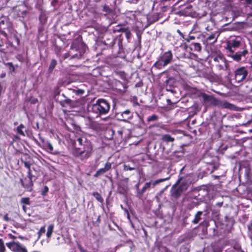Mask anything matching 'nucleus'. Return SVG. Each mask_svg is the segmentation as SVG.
Returning <instances> with one entry per match:
<instances>
[{"mask_svg": "<svg viewBox=\"0 0 252 252\" xmlns=\"http://www.w3.org/2000/svg\"><path fill=\"white\" fill-rule=\"evenodd\" d=\"M121 208H122L123 210H124L125 212H127V213L128 212L127 210L126 209V208H124V207H123V205H121Z\"/></svg>", "mask_w": 252, "mask_h": 252, "instance_id": "49", "label": "nucleus"}, {"mask_svg": "<svg viewBox=\"0 0 252 252\" xmlns=\"http://www.w3.org/2000/svg\"><path fill=\"white\" fill-rule=\"evenodd\" d=\"M60 50L58 49V48H57L56 54L57 56L60 58V61L62 62L63 60H64L67 58H69V60L72 59H80L82 56V54L81 53L78 54H73L71 52H68L64 54L61 55L60 54Z\"/></svg>", "mask_w": 252, "mask_h": 252, "instance_id": "12", "label": "nucleus"}, {"mask_svg": "<svg viewBox=\"0 0 252 252\" xmlns=\"http://www.w3.org/2000/svg\"><path fill=\"white\" fill-rule=\"evenodd\" d=\"M223 106L226 108L232 109L234 107V105L228 102H225L223 103Z\"/></svg>", "mask_w": 252, "mask_h": 252, "instance_id": "37", "label": "nucleus"}, {"mask_svg": "<svg viewBox=\"0 0 252 252\" xmlns=\"http://www.w3.org/2000/svg\"><path fill=\"white\" fill-rule=\"evenodd\" d=\"M73 92L76 93L77 94H83L84 93V91L82 89H76L73 90Z\"/></svg>", "mask_w": 252, "mask_h": 252, "instance_id": "39", "label": "nucleus"}, {"mask_svg": "<svg viewBox=\"0 0 252 252\" xmlns=\"http://www.w3.org/2000/svg\"><path fill=\"white\" fill-rule=\"evenodd\" d=\"M21 202L24 204L30 205V201L29 197H23L21 200Z\"/></svg>", "mask_w": 252, "mask_h": 252, "instance_id": "32", "label": "nucleus"}, {"mask_svg": "<svg viewBox=\"0 0 252 252\" xmlns=\"http://www.w3.org/2000/svg\"><path fill=\"white\" fill-rule=\"evenodd\" d=\"M135 168L134 167H131L128 164H125L124 165V170L125 171L133 170H135Z\"/></svg>", "mask_w": 252, "mask_h": 252, "instance_id": "34", "label": "nucleus"}, {"mask_svg": "<svg viewBox=\"0 0 252 252\" xmlns=\"http://www.w3.org/2000/svg\"><path fill=\"white\" fill-rule=\"evenodd\" d=\"M220 35L218 32L212 33L211 35L207 37L206 40L208 42H210V44H213L217 42V39Z\"/></svg>", "mask_w": 252, "mask_h": 252, "instance_id": "17", "label": "nucleus"}, {"mask_svg": "<svg viewBox=\"0 0 252 252\" xmlns=\"http://www.w3.org/2000/svg\"><path fill=\"white\" fill-rule=\"evenodd\" d=\"M130 35H131V33L129 31L126 32V36L127 39H128L130 37Z\"/></svg>", "mask_w": 252, "mask_h": 252, "instance_id": "46", "label": "nucleus"}, {"mask_svg": "<svg viewBox=\"0 0 252 252\" xmlns=\"http://www.w3.org/2000/svg\"><path fill=\"white\" fill-rule=\"evenodd\" d=\"M5 248L2 239H0V252H5Z\"/></svg>", "mask_w": 252, "mask_h": 252, "instance_id": "33", "label": "nucleus"}, {"mask_svg": "<svg viewBox=\"0 0 252 252\" xmlns=\"http://www.w3.org/2000/svg\"><path fill=\"white\" fill-rule=\"evenodd\" d=\"M73 146L76 156L80 157L82 160L88 159L91 156L93 146L85 137H77L74 140Z\"/></svg>", "mask_w": 252, "mask_h": 252, "instance_id": "1", "label": "nucleus"}, {"mask_svg": "<svg viewBox=\"0 0 252 252\" xmlns=\"http://www.w3.org/2000/svg\"><path fill=\"white\" fill-rule=\"evenodd\" d=\"M173 55L170 50L166 51L160 55L157 61L155 63L153 67L158 69H162L173 61Z\"/></svg>", "mask_w": 252, "mask_h": 252, "instance_id": "5", "label": "nucleus"}, {"mask_svg": "<svg viewBox=\"0 0 252 252\" xmlns=\"http://www.w3.org/2000/svg\"><path fill=\"white\" fill-rule=\"evenodd\" d=\"M115 39L113 37H112L111 41L109 43L106 42L105 40L104 41V42L106 45H108V46L110 47H112L115 44Z\"/></svg>", "mask_w": 252, "mask_h": 252, "instance_id": "35", "label": "nucleus"}, {"mask_svg": "<svg viewBox=\"0 0 252 252\" xmlns=\"http://www.w3.org/2000/svg\"><path fill=\"white\" fill-rule=\"evenodd\" d=\"M23 209H24V210H25V206H23Z\"/></svg>", "mask_w": 252, "mask_h": 252, "instance_id": "55", "label": "nucleus"}, {"mask_svg": "<svg viewBox=\"0 0 252 252\" xmlns=\"http://www.w3.org/2000/svg\"><path fill=\"white\" fill-rule=\"evenodd\" d=\"M250 237L251 239V240H252V234H251V235H250Z\"/></svg>", "mask_w": 252, "mask_h": 252, "instance_id": "54", "label": "nucleus"}, {"mask_svg": "<svg viewBox=\"0 0 252 252\" xmlns=\"http://www.w3.org/2000/svg\"><path fill=\"white\" fill-rule=\"evenodd\" d=\"M242 44V39L240 37H233L226 41L225 47L228 54L234 53L240 47Z\"/></svg>", "mask_w": 252, "mask_h": 252, "instance_id": "6", "label": "nucleus"}, {"mask_svg": "<svg viewBox=\"0 0 252 252\" xmlns=\"http://www.w3.org/2000/svg\"><path fill=\"white\" fill-rule=\"evenodd\" d=\"M115 117L120 121L128 122V120L133 118V113L129 109H126L123 111L116 112Z\"/></svg>", "mask_w": 252, "mask_h": 252, "instance_id": "9", "label": "nucleus"}, {"mask_svg": "<svg viewBox=\"0 0 252 252\" xmlns=\"http://www.w3.org/2000/svg\"><path fill=\"white\" fill-rule=\"evenodd\" d=\"M140 0H127V2L129 3L136 4Z\"/></svg>", "mask_w": 252, "mask_h": 252, "instance_id": "41", "label": "nucleus"}, {"mask_svg": "<svg viewBox=\"0 0 252 252\" xmlns=\"http://www.w3.org/2000/svg\"><path fill=\"white\" fill-rule=\"evenodd\" d=\"M116 85H117V86H119V85H122L123 86L124 91H125V90L126 89V88H127V87H126V84H122L120 81H118L116 83Z\"/></svg>", "mask_w": 252, "mask_h": 252, "instance_id": "40", "label": "nucleus"}, {"mask_svg": "<svg viewBox=\"0 0 252 252\" xmlns=\"http://www.w3.org/2000/svg\"><path fill=\"white\" fill-rule=\"evenodd\" d=\"M42 15H41L40 16V17H39V19H40V21H41V22L42 21V19H41V18H42Z\"/></svg>", "mask_w": 252, "mask_h": 252, "instance_id": "53", "label": "nucleus"}, {"mask_svg": "<svg viewBox=\"0 0 252 252\" xmlns=\"http://www.w3.org/2000/svg\"><path fill=\"white\" fill-rule=\"evenodd\" d=\"M8 64H9V65H10L11 66H12V67H13V68L14 69V67H13V65H12V63H8Z\"/></svg>", "mask_w": 252, "mask_h": 252, "instance_id": "52", "label": "nucleus"}, {"mask_svg": "<svg viewBox=\"0 0 252 252\" xmlns=\"http://www.w3.org/2000/svg\"><path fill=\"white\" fill-rule=\"evenodd\" d=\"M27 178H29V179H30L31 181H32L33 182L36 179V177L32 174L31 170L28 171Z\"/></svg>", "mask_w": 252, "mask_h": 252, "instance_id": "31", "label": "nucleus"}, {"mask_svg": "<svg viewBox=\"0 0 252 252\" xmlns=\"http://www.w3.org/2000/svg\"><path fill=\"white\" fill-rule=\"evenodd\" d=\"M184 11L187 14H189L192 13V6L190 4H188L184 9Z\"/></svg>", "mask_w": 252, "mask_h": 252, "instance_id": "27", "label": "nucleus"}, {"mask_svg": "<svg viewBox=\"0 0 252 252\" xmlns=\"http://www.w3.org/2000/svg\"><path fill=\"white\" fill-rule=\"evenodd\" d=\"M215 66L219 71L228 69L229 64L223 54L219 50L216 51L212 56Z\"/></svg>", "mask_w": 252, "mask_h": 252, "instance_id": "4", "label": "nucleus"}, {"mask_svg": "<svg viewBox=\"0 0 252 252\" xmlns=\"http://www.w3.org/2000/svg\"><path fill=\"white\" fill-rule=\"evenodd\" d=\"M249 51L247 49H244L242 51H239L236 53L228 54V56L231 58L234 61L240 62L243 58H246L248 55Z\"/></svg>", "mask_w": 252, "mask_h": 252, "instance_id": "10", "label": "nucleus"}, {"mask_svg": "<svg viewBox=\"0 0 252 252\" xmlns=\"http://www.w3.org/2000/svg\"><path fill=\"white\" fill-rule=\"evenodd\" d=\"M170 0H160V1L161 2H166V1H170Z\"/></svg>", "mask_w": 252, "mask_h": 252, "instance_id": "50", "label": "nucleus"}, {"mask_svg": "<svg viewBox=\"0 0 252 252\" xmlns=\"http://www.w3.org/2000/svg\"><path fill=\"white\" fill-rule=\"evenodd\" d=\"M177 33L183 38H184V34L183 33L180 31V30H177Z\"/></svg>", "mask_w": 252, "mask_h": 252, "instance_id": "45", "label": "nucleus"}, {"mask_svg": "<svg viewBox=\"0 0 252 252\" xmlns=\"http://www.w3.org/2000/svg\"><path fill=\"white\" fill-rule=\"evenodd\" d=\"M54 228V225L53 224H50L48 226L47 228V232L46 233V236L47 238L50 239L51 237Z\"/></svg>", "mask_w": 252, "mask_h": 252, "instance_id": "22", "label": "nucleus"}, {"mask_svg": "<svg viewBox=\"0 0 252 252\" xmlns=\"http://www.w3.org/2000/svg\"><path fill=\"white\" fill-rule=\"evenodd\" d=\"M161 139L163 141L167 143L172 142L174 141V138L169 134H164L162 136Z\"/></svg>", "mask_w": 252, "mask_h": 252, "instance_id": "21", "label": "nucleus"}, {"mask_svg": "<svg viewBox=\"0 0 252 252\" xmlns=\"http://www.w3.org/2000/svg\"><path fill=\"white\" fill-rule=\"evenodd\" d=\"M93 195L98 202L101 203L103 202V199L99 193H98V192H94L93 193Z\"/></svg>", "mask_w": 252, "mask_h": 252, "instance_id": "25", "label": "nucleus"}, {"mask_svg": "<svg viewBox=\"0 0 252 252\" xmlns=\"http://www.w3.org/2000/svg\"><path fill=\"white\" fill-rule=\"evenodd\" d=\"M56 99L57 101L63 107L73 106V101L66 96L64 94L61 95L59 94L58 98H56Z\"/></svg>", "mask_w": 252, "mask_h": 252, "instance_id": "11", "label": "nucleus"}, {"mask_svg": "<svg viewBox=\"0 0 252 252\" xmlns=\"http://www.w3.org/2000/svg\"><path fill=\"white\" fill-rule=\"evenodd\" d=\"M45 232V226L41 227L38 232V238H39L41 235Z\"/></svg>", "mask_w": 252, "mask_h": 252, "instance_id": "36", "label": "nucleus"}, {"mask_svg": "<svg viewBox=\"0 0 252 252\" xmlns=\"http://www.w3.org/2000/svg\"><path fill=\"white\" fill-rule=\"evenodd\" d=\"M9 238L12 239H15L16 238V237L15 236H14V235H12L11 234H9Z\"/></svg>", "mask_w": 252, "mask_h": 252, "instance_id": "48", "label": "nucleus"}, {"mask_svg": "<svg viewBox=\"0 0 252 252\" xmlns=\"http://www.w3.org/2000/svg\"><path fill=\"white\" fill-rule=\"evenodd\" d=\"M44 146L47 151L51 154L57 155L59 153L57 151L54 150L52 144L49 141H47L44 143Z\"/></svg>", "mask_w": 252, "mask_h": 252, "instance_id": "16", "label": "nucleus"}, {"mask_svg": "<svg viewBox=\"0 0 252 252\" xmlns=\"http://www.w3.org/2000/svg\"><path fill=\"white\" fill-rule=\"evenodd\" d=\"M110 108L109 103L104 99H98L95 103L90 104L88 107L89 112L96 117L107 114Z\"/></svg>", "mask_w": 252, "mask_h": 252, "instance_id": "2", "label": "nucleus"}, {"mask_svg": "<svg viewBox=\"0 0 252 252\" xmlns=\"http://www.w3.org/2000/svg\"><path fill=\"white\" fill-rule=\"evenodd\" d=\"M190 183L189 176H185L180 178L171 188L170 193L172 197L175 199L178 198L184 191L187 190Z\"/></svg>", "mask_w": 252, "mask_h": 252, "instance_id": "3", "label": "nucleus"}, {"mask_svg": "<svg viewBox=\"0 0 252 252\" xmlns=\"http://www.w3.org/2000/svg\"><path fill=\"white\" fill-rule=\"evenodd\" d=\"M23 163H24V166L25 167H26L27 168H28V171L29 170H31V163L30 162V161H23Z\"/></svg>", "mask_w": 252, "mask_h": 252, "instance_id": "38", "label": "nucleus"}, {"mask_svg": "<svg viewBox=\"0 0 252 252\" xmlns=\"http://www.w3.org/2000/svg\"><path fill=\"white\" fill-rule=\"evenodd\" d=\"M202 96L204 104L206 106L215 105L217 103V98L212 95H210L206 94H203Z\"/></svg>", "mask_w": 252, "mask_h": 252, "instance_id": "13", "label": "nucleus"}, {"mask_svg": "<svg viewBox=\"0 0 252 252\" xmlns=\"http://www.w3.org/2000/svg\"><path fill=\"white\" fill-rule=\"evenodd\" d=\"M169 179H170V177L165 178L159 179L155 181H153V182L152 181L151 184L153 185V187H154L157 185L159 184V183H160L161 182L168 180Z\"/></svg>", "mask_w": 252, "mask_h": 252, "instance_id": "24", "label": "nucleus"}, {"mask_svg": "<svg viewBox=\"0 0 252 252\" xmlns=\"http://www.w3.org/2000/svg\"><path fill=\"white\" fill-rule=\"evenodd\" d=\"M3 220L6 221H9L10 220V218L8 217V214H6L4 216Z\"/></svg>", "mask_w": 252, "mask_h": 252, "instance_id": "43", "label": "nucleus"}, {"mask_svg": "<svg viewBox=\"0 0 252 252\" xmlns=\"http://www.w3.org/2000/svg\"><path fill=\"white\" fill-rule=\"evenodd\" d=\"M122 0H115V4H119L122 2Z\"/></svg>", "mask_w": 252, "mask_h": 252, "instance_id": "47", "label": "nucleus"}, {"mask_svg": "<svg viewBox=\"0 0 252 252\" xmlns=\"http://www.w3.org/2000/svg\"><path fill=\"white\" fill-rule=\"evenodd\" d=\"M158 117L157 115H155V114H154L152 116H149L148 118H147V121L149 122H154V121H156L157 120H158Z\"/></svg>", "mask_w": 252, "mask_h": 252, "instance_id": "30", "label": "nucleus"}, {"mask_svg": "<svg viewBox=\"0 0 252 252\" xmlns=\"http://www.w3.org/2000/svg\"><path fill=\"white\" fill-rule=\"evenodd\" d=\"M37 99L35 98H33L31 99V103L33 104L36 103L37 102Z\"/></svg>", "mask_w": 252, "mask_h": 252, "instance_id": "44", "label": "nucleus"}, {"mask_svg": "<svg viewBox=\"0 0 252 252\" xmlns=\"http://www.w3.org/2000/svg\"><path fill=\"white\" fill-rule=\"evenodd\" d=\"M6 246L12 252H28L27 248L18 241L7 243Z\"/></svg>", "mask_w": 252, "mask_h": 252, "instance_id": "8", "label": "nucleus"}, {"mask_svg": "<svg viewBox=\"0 0 252 252\" xmlns=\"http://www.w3.org/2000/svg\"><path fill=\"white\" fill-rule=\"evenodd\" d=\"M151 183H152V181H151L150 182H147L144 184V187H143V188L141 189L142 193H143L147 189H149L150 188L151 185H152Z\"/></svg>", "mask_w": 252, "mask_h": 252, "instance_id": "29", "label": "nucleus"}, {"mask_svg": "<svg viewBox=\"0 0 252 252\" xmlns=\"http://www.w3.org/2000/svg\"><path fill=\"white\" fill-rule=\"evenodd\" d=\"M102 11L106 13L105 15L110 14L112 12L111 8H110L109 6L106 4H105L103 6Z\"/></svg>", "mask_w": 252, "mask_h": 252, "instance_id": "28", "label": "nucleus"}, {"mask_svg": "<svg viewBox=\"0 0 252 252\" xmlns=\"http://www.w3.org/2000/svg\"><path fill=\"white\" fill-rule=\"evenodd\" d=\"M190 49L192 51L199 52L201 50V46L198 43H192L190 45Z\"/></svg>", "mask_w": 252, "mask_h": 252, "instance_id": "20", "label": "nucleus"}, {"mask_svg": "<svg viewBox=\"0 0 252 252\" xmlns=\"http://www.w3.org/2000/svg\"><path fill=\"white\" fill-rule=\"evenodd\" d=\"M25 127V126L23 124L20 125L17 127V132L22 136H25V134L23 130V128Z\"/></svg>", "mask_w": 252, "mask_h": 252, "instance_id": "26", "label": "nucleus"}, {"mask_svg": "<svg viewBox=\"0 0 252 252\" xmlns=\"http://www.w3.org/2000/svg\"><path fill=\"white\" fill-rule=\"evenodd\" d=\"M248 73V70L246 67H240L234 71V80L236 82L241 83L246 79Z\"/></svg>", "mask_w": 252, "mask_h": 252, "instance_id": "7", "label": "nucleus"}, {"mask_svg": "<svg viewBox=\"0 0 252 252\" xmlns=\"http://www.w3.org/2000/svg\"><path fill=\"white\" fill-rule=\"evenodd\" d=\"M20 182L22 187L27 189L28 190L31 191L32 190V187L33 185V182L31 181L28 178L20 179Z\"/></svg>", "mask_w": 252, "mask_h": 252, "instance_id": "15", "label": "nucleus"}, {"mask_svg": "<svg viewBox=\"0 0 252 252\" xmlns=\"http://www.w3.org/2000/svg\"><path fill=\"white\" fill-rule=\"evenodd\" d=\"M57 63V61L55 59H52L51 60V63L48 68V72L49 73L52 72L55 66H56Z\"/></svg>", "mask_w": 252, "mask_h": 252, "instance_id": "23", "label": "nucleus"}, {"mask_svg": "<svg viewBox=\"0 0 252 252\" xmlns=\"http://www.w3.org/2000/svg\"><path fill=\"white\" fill-rule=\"evenodd\" d=\"M189 38L190 39H194V37L193 36H189Z\"/></svg>", "mask_w": 252, "mask_h": 252, "instance_id": "51", "label": "nucleus"}, {"mask_svg": "<svg viewBox=\"0 0 252 252\" xmlns=\"http://www.w3.org/2000/svg\"><path fill=\"white\" fill-rule=\"evenodd\" d=\"M172 80V79H171V78L169 77L168 76H166V80H165V84L166 85V90L167 91L171 92L172 93H174L175 92V90L173 89L172 88V87H171L170 85H169V82Z\"/></svg>", "mask_w": 252, "mask_h": 252, "instance_id": "19", "label": "nucleus"}, {"mask_svg": "<svg viewBox=\"0 0 252 252\" xmlns=\"http://www.w3.org/2000/svg\"><path fill=\"white\" fill-rule=\"evenodd\" d=\"M203 212L202 211H198L196 212L194 216V219L192 220L191 222L194 224H196L200 221L202 219Z\"/></svg>", "mask_w": 252, "mask_h": 252, "instance_id": "18", "label": "nucleus"}, {"mask_svg": "<svg viewBox=\"0 0 252 252\" xmlns=\"http://www.w3.org/2000/svg\"><path fill=\"white\" fill-rule=\"evenodd\" d=\"M49 189L48 187L45 186L44 188V190L42 192V195H44L48 191Z\"/></svg>", "mask_w": 252, "mask_h": 252, "instance_id": "42", "label": "nucleus"}, {"mask_svg": "<svg viewBox=\"0 0 252 252\" xmlns=\"http://www.w3.org/2000/svg\"><path fill=\"white\" fill-rule=\"evenodd\" d=\"M112 167V163L109 162H107L104 166V167L100 168L94 174V177H97L103 174L108 170H109Z\"/></svg>", "mask_w": 252, "mask_h": 252, "instance_id": "14", "label": "nucleus"}]
</instances>
